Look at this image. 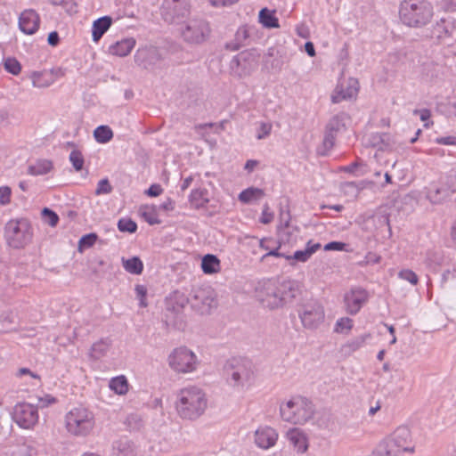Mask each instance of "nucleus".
I'll return each instance as SVG.
<instances>
[{
    "mask_svg": "<svg viewBox=\"0 0 456 456\" xmlns=\"http://www.w3.org/2000/svg\"><path fill=\"white\" fill-rule=\"evenodd\" d=\"M399 20L410 28H422L433 20L435 11L429 0H403L399 4Z\"/></svg>",
    "mask_w": 456,
    "mask_h": 456,
    "instance_id": "1",
    "label": "nucleus"
},
{
    "mask_svg": "<svg viewBox=\"0 0 456 456\" xmlns=\"http://www.w3.org/2000/svg\"><path fill=\"white\" fill-rule=\"evenodd\" d=\"M163 322L167 328L184 330L187 325L183 314L184 307L189 304V297L179 290H175L166 298Z\"/></svg>",
    "mask_w": 456,
    "mask_h": 456,
    "instance_id": "3",
    "label": "nucleus"
},
{
    "mask_svg": "<svg viewBox=\"0 0 456 456\" xmlns=\"http://www.w3.org/2000/svg\"><path fill=\"white\" fill-rule=\"evenodd\" d=\"M334 144H318L315 152L317 156H329L333 149Z\"/></svg>",
    "mask_w": 456,
    "mask_h": 456,
    "instance_id": "64",
    "label": "nucleus"
},
{
    "mask_svg": "<svg viewBox=\"0 0 456 456\" xmlns=\"http://www.w3.org/2000/svg\"><path fill=\"white\" fill-rule=\"evenodd\" d=\"M225 124L227 121L200 124L195 126V131L205 142H216L217 138L214 135L224 131Z\"/></svg>",
    "mask_w": 456,
    "mask_h": 456,
    "instance_id": "24",
    "label": "nucleus"
},
{
    "mask_svg": "<svg viewBox=\"0 0 456 456\" xmlns=\"http://www.w3.org/2000/svg\"><path fill=\"white\" fill-rule=\"evenodd\" d=\"M428 37L437 45L456 47V20L452 18H441L429 29Z\"/></svg>",
    "mask_w": 456,
    "mask_h": 456,
    "instance_id": "7",
    "label": "nucleus"
},
{
    "mask_svg": "<svg viewBox=\"0 0 456 456\" xmlns=\"http://www.w3.org/2000/svg\"><path fill=\"white\" fill-rule=\"evenodd\" d=\"M94 426V415L85 408H75L66 415L67 430L74 436H85Z\"/></svg>",
    "mask_w": 456,
    "mask_h": 456,
    "instance_id": "6",
    "label": "nucleus"
},
{
    "mask_svg": "<svg viewBox=\"0 0 456 456\" xmlns=\"http://www.w3.org/2000/svg\"><path fill=\"white\" fill-rule=\"evenodd\" d=\"M110 347V341L102 338L92 345L89 355L94 360H99L107 354Z\"/></svg>",
    "mask_w": 456,
    "mask_h": 456,
    "instance_id": "34",
    "label": "nucleus"
},
{
    "mask_svg": "<svg viewBox=\"0 0 456 456\" xmlns=\"http://www.w3.org/2000/svg\"><path fill=\"white\" fill-rule=\"evenodd\" d=\"M207 404L205 393L197 387H190L180 390L175 408L182 419L194 420L204 413Z\"/></svg>",
    "mask_w": 456,
    "mask_h": 456,
    "instance_id": "2",
    "label": "nucleus"
},
{
    "mask_svg": "<svg viewBox=\"0 0 456 456\" xmlns=\"http://www.w3.org/2000/svg\"><path fill=\"white\" fill-rule=\"evenodd\" d=\"M290 444L297 452H305L308 448L307 438L299 428H290L286 435Z\"/></svg>",
    "mask_w": 456,
    "mask_h": 456,
    "instance_id": "28",
    "label": "nucleus"
},
{
    "mask_svg": "<svg viewBox=\"0 0 456 456\" xmlns=\"http://www.w3.org/2000/svg\"><path fill=\"white\" fill-rule=\"evenodd\" d=\"M201 269L206 274H213L220 269V260L212 254H207L201 260Z\"/></svg>",
    "mask_w": 456,
    "mask_h": 456,
    "instance_id": "33",
    "label": "nucleus"
},
{
    "mask_svg": "<svg viewBox=\"0 0 456 456\" xmlns=\"http://www.w3.org/2000/svg\"><path fill=\"white\" fill-rule=\"evenodd\" d=\"M310 257L311 256L306 248L304 250H297L292 256L289 255L285 256V258L289 261L295 260L302 263L306 262Z\"/></svg>",
    "mask_w": 456,
    "mask_h": 456,
    "instance_id": "57",
    "label": "nucleus"
},
{
    "mask_svg": "<svg viewBox=\"0 0 456 456\" xmlns=\"http://www.w3.org/2000/svg\"><path fill=\"white\" fill-rule=\"evenodd\" d=\"M124 425L129 432H138L143 428L144 421L140 414L131 413L126 416Z\"/></svg>",
    "mask_w": 456,
    "mask_h": 456,
    "instance_id": "39",
    "label": "nucleus"
},
{
    "mask_svg": "<svg viewBox=\"0 0 456 456\" xmlns=\"http://www.w3.org/2000/svg\"><path fill=\"white\" fill-rule=\"evenodd\" d=\"M140 213L142 217L151 225L159 224L161 220L159 219L157 207L154 205L151 206H142L140 208Z\"/></svg>",
    "mask_w": 456,
    "mask_h": 456,
    "instance_id": "40",
    "label": "nucleus"
},
{
    "mask_svg": "<svg viewBox=\"0 0 456 456\" xmlns=\"http://www.w3.org/2000/svg\"><path fill=\"white\" fill-rule=\"evenodd\" d=\"M369 292L362 287H354L344 296L346 311L355 315L369 300Z\"/></svg>",
    "mask_w": 456,
    "mask_h": 456,
    "instance_id": "17",
    "label": "nucleus"
},
{
    "mask_svg": "<svg viewBox=\"0 0 456 456\" xmlns=\"http://www.w3.org/2000/svg\"><path fill=\"white\" fill-rule=\"evenodd\" d=\"M359 91V83L355 78L350 77L346 82L339 84L331 96L334 103H338L344 100H350L357 96Z\"/></svg>",
    "mask_w": 456,
    "mask_h": 456,
    "instance_id": "20",
    "label": "nucleus"
},
{
    "mask_svg": "<svg viewBox=\"0 0 456 456\" xmlns=\"http://www.w3.org/2000/svg\"><path fill=\"white\" fill-rule=\"evenodd\" d=\"M109 387L116 394L123 395L127 393L129 385L126 378L121 375L112 378L110 381Z\"/></svg>",
    "mask_w": 456,
    "mask_h": 456,
    "instance_id": "41",
    "label": "nucleus"
},
{
    "mask_svg": "<svg viewBox=\"0 0 456 456\" xmlns=\"http://www.w3.org/2000/svg\"><path fill=\"white\" fill-rule=\"evenodd\" d=\"M348 119L349 117L345 112L332 117L326 126L323 142H334L345 132Z\"/></svg>",
    "mask_w": 456,
    "mask_h": 456,
    "instance_id": "18",
    "label": "nucleus"
},
{
    "mask_svg": "<svg viewBox=\"0 0 456 456\" xmlns=\"http://www.w3.org/2000/svg\"><path fill=\"white\" fill-rule=\"evenodd\" d=\"M122 265L131 274L139 275L143 271V263L139 256H133L128 259L122 257Z\"/></svg>",
    "mask_w": 456,
    "mask_h": 456,
    "instance_id": "36",
    "label": "nucleus"
},
{
    "mask_svg": "<svg viewBox=\"0 0 456 456\" xmlns=\"http://www.w3.org/2000/svg\"><path fill=\"white\" fill-rule=\"evenodd\" d=\"M398 276L401 279L409 281L412 285H417L419 282L418 275L410 269L401 270L398 273Z\"/></svg>",
    "mask_w": 456,
    "mask_h": 456,
    "instance_id": "55",
    "label": "nucleus"
},
{
    "mask_svg": "<svg viewBox=\"0 0 456 456\" xmlns=\"http://www.w3.org/2000/svg\"><path fill=\"white\" fill-rule=\"evenodd\" d=\"M42 217L44 221L52 227H55L59 223V216L52 209L44 208L42 209Z\"/></svg>",
    "mask_w": 456,
    "mask_h": 456,
    "instance_id": "50",
    "label": "nucleus"
},
{
    "mask_svg": "<svg viewBox=\"0 0 456 456\" xmlns=\"http://www.w3.org/2000/svg\"><path fill=\"white\" fill-rule=\"evenodd\" d=\"M259 21L263 27L266 28H279V20L274 14V12L263 8L259 12Z\"/></svg>",
    "mask_w": 456,
    "mask_h": 456,
    "instance_id": "37",
    "label": "nucleus"
},
{
    "mask_svg": "<svg viewBox=\"0 0 456 456\" xmlns=\"http://www.w3.org/2000/svg\"><path fill=\"white\" fill-rule=\"evenodd\" d=\"M363 166V162L361 159H357L354 162L341 167V170L349 174H357L358 169Z\"/></svg>",
    "mask_w": 456,
    "mask_h": 456,
    "instance_id": "61",
    "label": "nucleus"
},
{
    "mask_svg": "<svg viewBox=\"0 0 456 456\" xmlns=\"http://www.w3.org/2000/svg\"><path fill=\"white\" fill-rule=\"evenodd\" d=\"M256 66V61L255 57L248 52L238 53L230 61L231 72L240 77L249 75Z\"/></svg>",
    "mask_w": 456,
    "mask_h": 456,
    "instance_id": "16",
    "label": "nucleus"
},
{
    "mask_svg": "<svg viewBox=\"0 0 456 456\" xmlns=\"http://www.w3.org/2000/svg\"><path fill=\"white\" fill-rule=\"evenodd\" d=\"M265 196V191L256 187H248L243 190L239 194V200L242 203L248 204L252 200H260Z\"/></svg>",
    "mask_w": 456,
    "mask_h": 456,
    "instance_id": "38",
    "label": "nucleus"
},
{
    "mask_svg": "<svg viewBox=\"0 0 456 456\" xmlns=\"http://www.w3.org/2000/svg\"><path fill=\"white\" fill-rule=\"evenodd\" d=\"M353 328V320L349 317L339 318L335 324L334 331L337 333L348 332Z\"/></svg>",
    "mask_w": 456,
    "mask_h": 456,
    "instance_id": "48",
    "label": "nucleus"
},
{
    "mask_svg": "<svg viewBox=\"0 0 456 456\" xmlns=\"http://www.w3.org/2000/svg\"><path fill=\"white\" fill-rule=\"evenodd\" d=\"M210 27L208 21L202 19L190 20L182 30L183 39L191 44H201L210 35Z\"/></svg>",
    "mask_w": 456,
    "mask_h": 456,
    "instance_id": "11",
    "label": "nucleus"
},
{
    "mask_svg": "<svg viewBox=\"0 0 456 456\" xmlns=\"http://www.w3.org/2000/svg\"><path fill=\"white\" fill-rule=\"evenodd\" d=\"M94 137L97 142H108L113 137V132L109 126L101 125L94 131Z\"/></svg>",
    "mask_w": 456,
    "mask_h": 456,
    "instance_id": "43",
    "label": "nucleus"
},
{
    "mask_svg": "<svg viewBox=\"0 0 456 456\" xmlns=\"http://www.w3.org/2000/svg\"><path fill=\"white\" fill-rule=\"evenodd\" d=\"M7 244L16 249L23 248L32 240V228L25 218L10 220L4 227Z\"/></svg>",
    "mask_w": 456,
    "mask_h": 456,
    "instance_id": "5",
    "label": "nucleus"
},
{
    "mask_svg": "<svg viewBox=\"0 0 456 456\" xmlns=\"http://www.w3.org/2000/svg\"><path fill=\"white\" fill-rule=\"evenodd\" d=\"M370 338V333H364L358 337L353 338L343 346V350L348 354L355 352L361 347H362L365 345L366 341Z\"/></svg>",
    "mask_w": 456,
    "mask_h": 456,
    "instance_id": "35",
    "label": "nucleus"
},
{
    "mask_svg": "<svg viewBox=\"0 0 456 456\" xmlns=\"http://www.w3.org/2000/svg\"><path fill=\"white\" fill-rule=\"evenodd\" d=\"M297 312L302 325L307 330L318 329L325 319L324 308L316 300L303 304Z\"/></svg>",
    "mask_w": 456,
    "mask_h": 456,
    "instance_id": "9",
    "label": "nucleus"
},
{
    "mask_svg": "<svg viewBox=\"0 0 456 456\" xmlns=\"http://www.w3.org/2000/svg\"><path fill=\"white\" fill-rule=\"evenodd\" d=\"M235 363L231 364L227 370V380L233 387L243 386L253 377L251 362L248 360H234Z\"/></svg>",
    "mask_w": 456,
    "mask_h": 456,
    "instance_id": "13",
    "label": "nucleus"
},
{
    "mask_svg": "<svg viewBox=\"0 0 456 456\" xmlns=\"http://www.w3.org/2000/svg\"><path fill=\"white\" fill-rule=\"evenodd\" d=\"M346 244L341 241H330L324 246L326 251H344L346 250Z\"/></svg>",
    "mask_w": 456,
    "mask_h": 456,
    "instance_id": "62",
    "label": "nucleus"
},
{
    "mask_svg": "<svg viewBox=\"0 0 456 456\" xmlns=\"http://www.w3.org/2000/svg\"><path fill=\"white\" fill-rule=\"evenodd\" d=\"M189 304L200 314H208L217 305L216 293L211 287L193 289Z\"/></svg>",
    "mask_w": 456,
    "mask_h": 456,
    "instance_id": "8",
    "label": "nucleus"
},
{
    "mask_svg": "<svg viewBox=\"0 0 456 456\" xmlns=\"http://www.w3.org/2000/svg\"><path fill=\"white\" fill-rule=\"evenodd\" d=\"M370 456H398L389 450L385 444L379 445Z\"/></svg>",
    "mask_w": 456,
    "mask_h": 456,
    "instance_id": "63",
    "label": "nucleus"
},
{
    "mask_svg": "<svg viewBox=\"0 0 456 456\" xmlns=\"http://www.w3.org/2000/svg\"><path fill=\"white\" fill-rule=\"evenodd\" d=\"M98 240L95 232H90L83 235L78 241L77 250L82 253L85 249L92 248Z\"/></svg>",
    "mask_w": 456,
    "mask_h": 456,
    "instance_id": "44",
    "label": "nucleus"
},
{
    "mask_svg": "<svg viewBox=\"0 0 456 456\" xmlns=\"http://www.w3.org/2000/svg\"><path fill=\"white\" fill-rule=\"evenodd\" d=\"M53 162L47 159H37L28 167V174L31 175H43L53 169Z\"/></svg>",
    "mask_w": 456,
    "mask_h": 456,
    "instance_id": "32",
    "label": "nucleus"
},
{
    "mask_svg": "<svg viewBox=\"0 0 456 456\" xmlns=\"http://www.w3.org/2000/svg\"><path fill=\"white\" fill-rule=\"evenodd\" d=\"M277 439V432L270 427L258 428L255 432V443L258 447L263 449H268L273 446Z\"/></svg>",
    "mask_w": 456,
    "mask_h": 456,
    "instance_id": "27",
    "label": "nucleus"
},
{
    "mask_svg": "<svg viewBox=\"0 0 456 456\" xmlns=\"http://www.w3.org/2000/svg\"><path fill=\"white\" fill-rule=\"evenodd\" d=\"M189 201L196 209L206 208L207 204L209 202L208 191L206 188L192 190L189 195Z\"/></svg>",
    "mask_w": 456,
    "mask_h": 456,
    "instance_id": "31",
    "label": "nucleus"
},
{
    "mask_svg": "<svg viewBox=\"0 0 456 456\" xmlns=\"http://www.w3.org/2000/svg\"><path fill=\"white\" fill-rule=\"evenodd\" d=\"M118 228L122 232L134 233L137 230V224L130 218H121L118 222Z\"/></svg>",
    "mask_w": 456,
    "mask_h": 456,
    "instance_id": "47",
    "label": "nucleus"
},
{
    "mask_svg": "<svg viewBox=\"0 0 456 456\" xmlns=\"http://www.w3.org/2000/svg\"><path fill=\"white\" fill-rule=\"evenodd\" d=\"M278 292L280 293L281 305L291 303L300 295V288L297 281L291 280L277 281Z\"/></svg>",
    "mask_w": 456,
    "mask_h": 456,
    "instance_id": "23",
    "label": "nucleus"
},
{
    "mask_svg": "<svg viewBox=\"0 0 456 456\" xmlns=\"http://www.w3.org/2000/svg\"><path fill=\"white\" fill-rule=\"evenodd\" d=\"M273 213L270 211V208L267 203L264 205L262 216L260 217V223L268 224L273 220Z\"/></svg>",
    "mask_w": 456,
    "mask_h": 456,
    "instance_id": "60",
    "label": "nucleus"
},
{
    "mask_svg": "<svg viewBox=\"0 0 456 456\" xmlns=\"http://www.w3.org/2000/svg\"><path fill=\"white\" fill-rule=\"evenodd\" d=\"M272 123L270 122H259L256 126V138L257 140L265 139L272 131Z\"/></svg>",
    "mask_w": 456,
    "mask_h": 456,
    "instance_id": "49",
    "label": "nucleus"
},
{
    "mask_svg": "<svg viewBox=\"0 0 456 456\" xmlns=\"http://www.w3.org/2000/svg\"><path fill=\"white\" fill-rule=\"evenodd\" d=\"M440 181L452 196L456 192V175L449 174Z\"/></svg>",
    "mask_w": 456,
    "mask_h": 456,
    "instance_id": "52",
    "label": "nucleus"
},
{
    "mask_svg": "<svg viewBox=\"0 0 456 456\" xmlns=\"http://www.w3.org/2000/svg\"><path fill=\"white\" fill-rule=\"evenodd\" d=\"M160 60V54L156 47L145 46L137 49L134 54V61L137 65L151 69Z\"/></svg>",
    "mask_w": 456,
    "mask_h": 456,
    "instance_id": "22",
    "label": "nucleus"
},
{
    "mask_svg": "<svg viewBox=\"0 0 456 456\" xmlns=\"http://www.w3.org/2000/svg\"><path fill=\"white\" fill-rule=\"evenodd\" d=\"M438 110L446 117H456V102L446 101L437 105Z\"/></svg>",
    "mask_w": 456,
    "mask_h": 456,
    "instance_id": "46",
    "label": "nucleus"
},
{
    "mask_svg": "<svg viewBox=\"0 0 456 456\" xmlns=\"http://www.w3.org/2000/svg\"><path fill=\"white\" fill-rule=\"evenodd\" d=\"M12 190L9 186L0 187V204L7 205L11 202Z\"/></svg>",
    "mask_w": 456,
    "mask_h": 456,
    "instance_id": "59",
    "label": "nucleus"
},
{
    "mask_svg": "<svg viewBox=\"0 0 456 456\" xmlns=\"http://www.w3.org/2000/svg\"><path fill=\"white\" fill-rule=\"evenodd\" d=\"M278 289L277 281L269 280L264 282L257 291V297L263 305L270 309L282 307Z\"/></svg>",
    "mask_w": 456,
    "mask_h": 456,
    "instance_id": "15",
    "label": "nucleus"
},
{
    "mask_svg": "<svg viewBox=\"0 0 456 456\" xmlns=\"http://www.w3.org/2000/svg\"><path fill=\"white\" fill-rule=\"evenodd\" d=\"M19 28L26 35H34L39 28L40 17L33 9L24 10L19 16Z\"/></svg>",
    "mask_w": 456,
    "mask_h": 456,
    "instance_id": "19",
    "label": "nucleus"
},
{
    "mask_svg": "<svg viewBox=\"0 0 456 456\" xmlns=\"http://www.w3.org/2000/svg\"><path fill=\"white\" fill-rule=\"evenodd\" d=\"M164 10L166 20L175 21L189 14L190 5L186 0H166Z\"/></svg>",
    "mask_w": 456,
    "mask_h": 456,
    "instance_id": "21",
    "label": "nucleus"
},
{
    "mask_svg": "<svg viewBox=\"0 0 456 456\" xmlns=\"http://www.w3.org/2000/svg\"><path fill=\"white\" fill-rule=\"evenodd\" d=\"M113 188L108 178H104L99 181L97 188L95 190L96 195L108 194L112 191Z\"/></svg>",
    "mask_w": 456,
    "mask_h": 456,
    "instance_id": "56",
    "label": "nucleus"
},
{
    "mask_svg": "<svg viewBox=\"0 0 456 456\" xmlns=\"http://www.w3.org/2000/svg\"><path fill=\"white\" fill-rule=\"evenodd\" d=\"M69 159L77 172H79L84 168L85 159L80 151L74 149L70 152Z\"/></svg>",
    "mask_w": 456,
    "mask_h": 456,
    "instance_id": "45",
    "label": "nucleus"
},
{
    "mask_svg": "<svg viewBox=\"0 0 456 456\" xmlns=\"http://www.w3.org/2000/svg\"><path fill=\"white\" fill-rule=\"evenodd\" d=\"M168 364L176 372L187 373L196 370L198 362L195 354L185 346L173 350L168 356Z\"/></svg>",
    "mask_w": 456,
    "mask_h": 456,
    "instance_id": "10",
    "label": "nucleus"
},
{
    "mask_svg": "<svg viewBox=\"0 0 456 456\" xmlns=\"http://www.w3.org/2000/svg\"><path fill=\"white\" fill-rule=\"evenodd\" d=\"M4 69L12 75H18L20 72L21 66L14 58H7L4 61Z\"/></svg>",
    "mask_w": 456,
    "mask_h": 456,
    "instance_id": "54",
    "label": "nucleus"
},
{
    "mask_svg": "<svg viewBox=\"0 0 456 456\" xmlns=\"http://www.w3.org/2000/svg\"><path fill=\"white\" fill-rule=\"evenodd\" d=\"M12 418L20 428H30L38 420L37 408L27 403H17L13 408Z\"/></svg>",
    "mask_w": 456,
    "mask_h": 456,
    "instance_id": "14",
    "label": "nucleus"
},
{
    "mask_svg": "<svg viewBox=\"0 0 456 456\" xmlns=\"http://www.w3.org/2000/svg\"><path fill=\"white\" fill-rule=\"evenodd\" d=\"M136 41L134 37L123 38L109 47V53L118 57L127 56L134 48Z\"/></svg>",
    "mask_w": 456,
    "mask_h": 456,
    "instance_id": "29",
    "label": "nucleus"
},
{
    "mask_svg": "<svg viewBox=\"0 0 456 456\" xmlns=\"http://www.w3.org/2000/svg\"><path fill=\"white\" fill-rule=\"evenodd\" d=\"M314 405L306 397L295 396L280 407L281 417L283 420L303 425L310 420L314 414Z\"/></svg>",
    "mask_w": 456,
    "mask_h": 456,
    "instance_id": "4",
    "label": "nucleus"
},
{
    "mask_svg": "<svg viewBox=\"0 0 456 456\" xmlns=\"http://www.w3.org/2000/svg\"><path fill=\"white\" fill-rule=\"evenodd\" d=\"M137 446L126 436L115 440L112 444L113 456H137Z\"/></svg>",
    "mask_w": 456,
    "mask_h": 456,
    "instance_id": "26",
    "label": "nucleus"
},
{
    "mask_svg": "<svg viewBox=\"0 0 456 456\" xmlns=\"http://www.w3.org/2000/svg\"><path fill=\"white\" fill-rule=\"evenodd\" d=\"M134 291L136 294V298L139 299L140 307H146L148 305L146 297H147V288L144 285L137 284L135 285Z\"/></svg>",
    "mask_w": 456,
    "mask_h": 456,
    "instance_id": "53",
    "label": "nucleus"
},
{
    "mask_svg": "<svg viewBox=\"0 0 456 456\" xmlns=\"http://www.w3.org/2000/svg\"><path fill=\"white\" fill-rule=\"evenodd\" d=\"M105 265L106 262L101 257H94L89 262V268L96 278L101 276Z\"/></svg>",
    "mask_w": 456,
    "mask_h": 456,
    "instance_id": "51",
    "label": "nucleus"
},
{
    "mask_svg": "<svg viewBox=\"0 0 456 456\" xmlns=\"http://www.w3.org/2000/svg\"><path fill=\"white\" fill-rule=\"evenodd\" d=\"M414 115H419L420 120L424 122V126L428 127L429 126V121L431 118V111L428 109H420V110H415L413 111Z\"/></svg>",
    "mask_w": 456,
    "mask_h": 456,
    "instance_id": "58",
    "label": "nucleus"
},
{
    "mask_svg": "<svg viewBox=\"0 0 456 456\" xmlns=\"http://www.w3.org/2000/svg\"><path fill=\"white\" fill-rule=\"evenodd\" d=\"M111 24L112 19L110 16H103L94 20L92 27L93 40L98 42L108 31Z\"/></svg>",
    "mask_w": 456,
    "mask_h": 456,
    "instance_id": "30",
    "label": "nucleus"
},
{
    "mask_svg": "<svg viewBox=\"0 0 456 456\" xmlns=\"http://www.w3.org/2000/svg\"><path fill=\"white\" fill-rule=\"evenodd\" d=\"M425 193L426 198L432 204H441L452 197L441 181L431 183L428 186L425 187Z\"/></svg>",
    "mask_w": 456,
    "mask_h": 456,
    "instance_id": "25",
    "label": "nucleus"
},
{
    "mask_svg": "<svg viewBox=\"0 0 456 456\" xmlns=\"http://www.w3.org/2000/svg\"><path fill=\"white\" fill-rule=\"evenodd\" d=\"M31 78L33 86L38 88L48 87L54 82L52 76L46 72H34Z\"/></svg>",
    "mask_w": 456,
    "mask_h": 456,
    "instance_id": "42",
    "label": "nucleus"
},
{
    "mask_svg": "<svg viewBox=\"0 0 456 456\" xmlns=\"http://www.w3.org/2000/svg\"><path fill=\"white\" fill-rule=\"evenodd\" d=\"M385 445L398 456H401L403 452H414V446L411 445V431L404 426L397 428Z\"/></svg>",
    "mask_w": 456,
    "mask_h": 456,
    "instance_id": "12",
    "label": "nucleus"
}]
</instances>
